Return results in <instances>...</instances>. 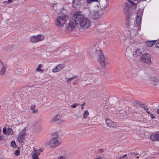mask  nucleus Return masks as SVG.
I'll list each match as a JSON object with an SVG mask.
<instances>
[{"label":"nucleus","instance_id":"obj_23","mask_svg":"<svg viewBox=\"0 0 159 159\" xmlns=\"http://www.w3.org/2000/svg\"><path fill=\"white\" fill-rule=\"evenodd\" d=\"M36 153L38 154V155L40 154V152H43V149L42 148L39 149H37L34 148L33 150Z\"/></svg>","mask_w":159,"mask_h":159},{"label":"nucleus","instance_id":"obj_42","mask_svg":"<svg viewBox=\"0 0 159 159\" xmlns=\"http://www.w3.org/2000/svg\"><path fill=\"white\" fill-rule=\"evenodd\" d=\"M130 16H129V15L128 14L127 16H126V19L127 20H129V19Z\"/></svg>","mask_w":159,"mask_h":159},{"label":"nucleus","instance_id":"obj_6","mask_svg":"<svg viewBox=\"0 0 159 159\" xmlns=\"http://www.w3.org/2000/svg\"><path fill=\"white\" fill-rule=\"evenodd\" d=\"M78 24V22L75 20V17H74V20L70 21L67 27V29L68 31H73Z\"/></svg>","mask_w":159,"mask_h":159},{"label":"nucleus","instance_id":"obj_22","mask_svg":"<svg viewBox=\"0 0 159 159\" xmlns=\"http://www.w3.org/2000/svg\"><path fill=\"white\" fill-rule=\"evenodd\" d=\"M13 132L12 129L10 128H8L7 129V133H6V135H8L9 134H13Z\"/></svg>","mask_w":159,"mask_h":159},{"label":"nucleus","instance_id":"obj_45","mask_svg":"<svg viewBox=\"0 0 159 159\" xmlns=\"http://www.w3.org/2000/svg\"><path fill=\"white\" fill-rule=\"evenodd\" d=\"M38 111V110L37 109H35V110H34L33 111V113H36Z\"/></svg>","mask_w":159,"mask_h":159},{"label":"nucleus","instance_id":"obj_19","mask_svg":"<svg viewBox=\"0 0 159 159\" xmlns=\"http://www.w3.org/2000/svg\"><path fill=\"white\" fill-rule=\"evenodd\" d=\"M39 155L36 153V152H35L33 150L32 152V159H39L38 157Z\"/></svg>","mask_w":159,"mask_h":159},{"label":"nucleus","instance_id":"obj_49","mask_svg":"<svg viewBox=\"0 0 159 159\" xmlns=\"http://www.w3.org/2000/svg\"><path fill=\"white\" fill-rule=\"evenodd\" d=\"M157 112L159 114V109L157 110Z\"/></svg>","mask_w":159,"mask_h":159},{"label":"nucleus","instance_id":"obj_10","mask_svg":"<svg viewBox=\"0 0 159 159\" xmlns=\"http://www.w3.org/2000/svg\"><path fill=\"white\" fill-rule=\"evenodd\" d=\"M90 16L94 19H97L101 17L102 15L99 11L92 10L90 12Z\"/></svg>","mask_w":159,"mask_h":159},{"label":"nucleus","instance_id":"obj_17","mask_svg":"<svg viewBox=\"0 0 159 159\" xmlns=\"http://www.w3.org/2000/svg\"><path fill=\"white\" fill-rule=\"evenodd\" d=\"M142 53V52L140 48L136 49L133 52V56L134 57H136L138 56H140Z\"/></svg>","mask_w":159,"mask_h":159},{"label":"nucleus","instance_id":"obj_18","mask_svg":"<svg viewBox=\"0 0 159 159\" xmlns=\"http://www.w3.org/2000/svg\"><path fill=\"white\" fill-rule=\"evenodd\" d=\"M155 42H157V40L151 41H147L145 42L146 45L148 47H152L155 44Z\"/></svg>","mask_w":159,"mask_h":159},{"label":"nucleus","instance_id":"obj_41","mask_svg":"<svg viewBox=\"0 0 159 159\" xmlns=\"http://www.w3.org/2000/svg\"><path fill=\"white\" fill-rule=\"evenodd\" d=\"M12 2V0H8V1H6V3H10Z\"/></svg>","mask_w":159,"mask_h":159},{"label":"nucleus","instance_id":"obj_1","mask_svg":"<svg viewBox=\"0 0 159 159\" xmlns=\"http://www.w3.org/2000/svg\"><path fill=\"white\" fill-rule=\"evenodd\" d=\"M75 17V20L79 23L80 25L83 29H88L90 26L91 22L89 19L84 17V16L81 14L80 12H76L74 15Z\"/></svg>","mask_w":159,"mask_h":159},{"label":"nucleus","instance_id":"obj_34","mask_svg":"<svg viewBox=\"0 0 159 159\" xmlns=\"http://www.w3.org/2000/svg\"><path fill=\"white\" fill-rule=\"evenodd\" d=\"M156 43V47L159 48V40H157V42H155Z\"/></svg>","mask_w":159,"mask_h":159},{"label":"nucleus","instance_id":"obj_44","mask_svg":"<svg viewBox=\"0 0 159 159\" xmlns=\"http://www.w3.org/2000/svg\"><path fill=\"white\" fill-rule=\"evenodd\" d=\"M99 151L100 152H104V150L103 149H101L99 150Z\"/></svg>","mask_w":159,"mask_h":159},{"label":"nucleus","instance_id":"obj_52","mask_svg":"<svg viewBox=\"0 0 159 159\" xmlns=\"http://www.w3.org/2000/svg\"><path fill=\"white\" fill-rule=\"evenodd\" d=\"M39 71H41V72H43V70H42V69H39Z\"/></svg>","mask_w":159,"mask_h":159},{"label":"nucleus","instance_id":"obj_38","mask_svg":"<svg viewBox=\"0 0 159 159\" xmlns=\"http://www.w3.org/2000/svg\"><path fill=\"white\" fill-rule=\"evenodd\" d=\"M78 105V104L77 103H75V104H73V105H71V107H72L73 108H75L76 107V106L77 105Z\"/></svg>","mask_w":159,"mask_h":159},{"label":"nucleus","instance_id":"obj_9","mask_svg":"<svg viewBox=\"0 0 159 159\" xmlns=\"http://www.w3.org/2000/svg\"><path fill=\"white\" fill-rule=\"evenodd\" d=\"M25 131V129H24L19 134L17 140L19 143H22L23 142L24 137L26 135Z\"/></svg>","mask_w":159,"mask_h":159},{"label":"nucleus","instance_id":"obj_37","mask_svg":"<svg viewBox=\"0 0 159 159\" xmlns=\"http://www.w3.org/2000/svg\"><path fill=\"white\" fill-rule=\"evenodd\" d=\"M20 153V152L19 151L16 150L15 151V154L16 156H18L19 155Z\"/></svg>","mask_w":159,"mask_h":159},{"label":"nucleus","instance_id":"obj_28","mask_svg":"<svg viewBox=\"0 0 159 159\" xmlns=\"http://www.w3.org/2000/svg\"><path fill=\"white\" fill-rule=\"evenodd\" d=\"M86 2L88 4H91L94 2H98V0H86Z\"/></svg>","mask_w":159,"mask_h":159},{"label":"nucleus","instance_id":"obj_15","mask_svg":"<svg viewBox=\"0 0 159 159\" xmlns=\"http://www.w3.org/2000/svg\"><path fill=\"white\" fill-rule=\"evenodd\" d=\"M106 123L107 125L111 127H116L117 126L116 123L113 122L109 119H107L106 120Z\"/></svg>","mask_w":159,"mask_h":159},{"label":"nucleus","instance_id":"obj_48","mask_svg":"<svg viewBox=\"0 0 159 159\" xmlns=\"http://www.w3.org/2000/svg\"><path fill=\"white\" fill-rule=\"evenodd\" d=\"M3 139V137L1 136L0 135V140H2Z\"/></svg>","mask_w":159,"mask_h":159},{"label":"nucleus","instance_id":"obj_54","mask_svg":"<svg viewBox=\"0 0 159 159\" xmlns=\"http://www.w3.org/2000/svg\"><path fill=\"white\" fill-rule=\"evenodd\" d=\"M106 8V7H104L103 8H102V10H103V9H105Z\"/></svg>","mask_w":159,"mask_h":159},{"label":"nucleus","instance_id":"obj_30","mask_svg":"<svg viewBox=\"0 0 159 159\" xmlns=\"http://www.w3.org/2000/svg\"><path fill=\"white\" fill-rule=\"evenodd\" d=\"M57 159H67L66 156L65 155H63L58 157Z\"/></svg>","mask_w":159,"mask_h":159},{"label":"nucleus","instance_id":"obj_36","mask_svg":"<svg viewBox=\"0 0 159 159\" xmlns=\"http://www.w3.org/2000/svg\"><path fill=\"white\" fill-rule=\"evenodd\" d=\"M150 116L152 119H155L156 118L155 116L153 114L150 113Z\"/></svg>","mask_w":159,"mask_h":159},{"label":"nucleus","instance_id":"obj_31","mask_svg":"<svg viewBox=\"0 0 159 159\" xmlns=\"http://www.w3.org/2000/svg\"><path fill=\"white\" fill-rule=\"evenodd\" d=\"M11 146L12 148H16V143L15 141H12L11 142Z\"/></svg>","mask_w":159,"mask_h":159},{"label":"nucleus","instance_id":"obj_61","mask_svg":"<svg viewBox=\"0 0 159 159\" xmlns=\"http://www.w3.org/2000/svg\"><path fill=\"white\" fill-rule=\"evenodd\" d=\"M158 154H159V153H158Z\"/></svg>","mask_w":159,"mask_h":159},{"label":"nucleus","instance_id":"obj_14","mask_svg":"<svg viewBox=\"0 0 159 159\" xmlns=\"http://www.w3.org/2000/svg\"><path fill=\"white\" fill-rule=\"evenodd\" d=\"M136 20V24L138 25L137 30L138 31H140L141 30V24L142 20V17H141V16H139V14L137 15Z\"/></svg>","mask_w":159,"mask_h":159},{"label":"nucleus","instance_id":"obj_20","mask_svg":"<svg viewBox=\"0 0 159 159\" xmlns=\"http://www.w3.org/2000/svg\"><path fill=\"white\" fill-rule=\"evenodd\" d=\"M73 5L75 7L78 5L80 3L79 0H73Z\"/></svg>","mask_w":159,"mask_h":159},{"label":"nucleus","instance_id":"obj_50","mask_svg":"<svg viewBox=\"0 0 159 159\" xmlns=\"http://www.w3.org/2000/svg\"><path fill=\"white\" fill-rule=\"evenodd\" d=\"M147 111V112L148 114H150V113H150V111H148V110H146Z\"/></svg>","mask_w":159,"mask_h":159},{"label":"nucleus","instance_id":"obj_40","mask_svg":"<svg viewBox=\"0 0 159 159\" xmlns=\"http://www.w3.org/2000/svg\"><path fill=\"white\" fill-rule=\"evenodd\" d=\"M133 154H134L135 155H138L139 154V153L137 152H132L131 153V155H133Z\"/></svg>","mask_w":159,"mask_h":159},{"label":"nucleus","instance_id":"obj_60","mask_svg":"<svg viewBox=\"0 0 159 159\" xmlns=\"http://www.w3.org/2000/svg\"><path fill=\"white\" fill-rule=\"evenodd\" d=\"M106 0V1H107V0Z\"/></svg>","mask_w":159,"mask_h":159},{"label":"nucleus","instance_id":"obj_16","mask_svg":"<svg viewBox=\"0 0 159 159\" xmlns=\"http://www.w3.org/2000/svg\"><path fill=\"white\" fill-rule=\"evenodd\" d=\"M65 65L63 64H59L57 65L53 69L52 71L53 72H57L61 70L64 67Z\"/></svg>","mask_w":159,"mask_h":159},{"label":"nucleus","instance_id":"obj_43","mask_svg":"<svg viewBox=\"0 0 159 159\" xmlns=\"http://www.w3.org/2000/svg\"><path fill=\"white\" fill-rule=\"evenodd\" d=\"M102 157H101L99 156L98 157L94 158V159H102Z\"/></svg>","mask_w":159,"mask_h":159},{"label":"nucleus","instance_id":"obj_57","mask_svg":"<svg viewBox=\"0 0 159 159\" xmlns=\"http://www.w3.org/2000/svg\"><path fill=\"white\" fill-rule=\"evenodd\" d=\"M1 130V128L0 127V131Z\"/></svg>","mask_w":159,"mask_h":159},{"label":"nucleus","instance_id":"obj_21","mask_svg":"<svg viewBox=\"0 0 159 159\" xmlns=\"http://www.w3.org/2000/svg\"><path fill=\"white\" fill-rule=\"evenodd\" d=\"M77 77L76 76H74L72 77L71 78H65V79L66 80V82L67 83H70L71 82V80L74 79V78H76Z\"/></svg>","mask_w":159,"mask_h":159},{"label":"nucleus","instance_id":"obj_3","mask_svg":"<svg viewBox=\"0 0 159 159\" xmlns=\"http://www.w3.org/2000/svg\"><path fill=\"white\" fill-rule=\"evenodd\" d=\"M97 54L98 56V60L101 65L103 67H105L107 65V63L105 61L103 54L101 50L97 51Z\"/></svg>","mask_w":159,"mask_h":159},{"label":"nucleus","instance_id":"obj_39","mask_svg":"<svg viewBox=\"0 0 159 159\" xmlns=\"http://www.w3.org/2000/svg\"><path fill=\"white\" fill-rule=\"evenodd\" d=\"M2 131H3V133L5 134L6 135V133H7V130L6 128L5 127L3 128Z\"/></svg>","mask_w":159,"mask_h":159},{"label":"nucleus","instance_id":"obj_25","mask_svg":"<svg viewBox=\"0 0 159 159\" xmlns=\"http://www.w3.org/2000/svg\"><path fill=\"white\" fill-rule=\"evenodd\" d=\"M89 115V113L87 110H85L83 114V118L84 119L87 118V116Z\"/></svg>","mask_w":159,"mask_h":159},{"label":"nucleus","instance_id":"obj_26","mask_svg":"<svg viewBox=\"0 0 159 159\" xmlns=\"http://www.w3.org/2000/svg\"><path fill=\"white\" fill-rule=\"evenodd\" d=\"M100 29L102 32H104L105 30H106L107 27V26H104L103 25H101L100 26Z\"/></svg>","mask_w":159,"mask_h":159},{"label":"nucleus","instance_id":"obj_35","mask_svg":"<svg viewBox=\"0 0 159 159\" xmlns=\"http://www.w3.org/2000/svg\"><path fill=\"white\" fill-rule=\"evenodd\" d=\"M41 67H42L41 64H39L38 66V67H37V69H36V71H39V69H40Z\"/></svg>","mask_w":159,"mask_h":159},{"label":"nucleus","instance_id":"obj_12","mask_svg":"<svg viewBox=\"0 0 159 159\" xmlns=\"http://www.w3.org/2000/svg\"><path fill=\"white\" fill-rule=\"evenodd\" d=\"M150 138L153 141H159V132L153 133L151 136Z\"/></svg>","mask_w":159,"mask_h":159},{"label":"nucleus","instance_id":"obj_58","mask_svg":"<svg viewBox=\"0 0 159 159\" xmlns=\"http://www.w3.org/2000/svg\"><path fill=\"white\" fill-rule=\"evenodd\" d=\"M3 3H6V1L5 2H4Z\"/></svg>","mask_w":159,"mask_h":159},{"label":"nucleus","instance_id":"obj_13","mask_svg":"<svg viewBox=\"0 0 159 159\" xmlns=\"http://www.w3.org/2000/svg\"><path fill=\"white\" fill-rule=\"evenodd\" d=\"M41 125L39 124L38 121H35L32 124V127L36 131H40L41 130Z\"/></svg>","mask_w":159,"mask_h":159},{"label":"nucleus","instance_id":"obj_7","mask_svg":"<svg viewBox=\"0 0 159 159\" xmlns=\"http://www.w3.org/2000/svg\"><path fill=\"white\" fill-rule=\"evenodd\" d=\"M63 116L60 114H57L53 117L51 121L52 123L58 122L60 123L64 122L66 120L62 118Z\"/></svg>","mask_w":159,"mask_h":159},{"label":"nucleus","instance_id":"obj_2","mask_svg":"<svg viewBox=\"0 0 159 159\" xmlns=\"http://www.w3.org/2000/svg\"><path fill=\"white\" fill-rule=\"evenodd\" d=\"M68 19V17L67 15L65 14L60 15L57 16L56 20L55 25L58 27H62Z\"/></svg>","mask_w":159,"mask_h":159},{"label":"nucleus","instance_id":"obj_11","mask_svg":"<svg viewBox=\"0 0 159 159\" xmlns=\"http://www.w3.org/2000/svg\"><path fill=\"white\" fill-rule=\"evenodd\" d=\"M0 67H1L0 70V75H3L5 74L6 69L7 66V65L3 63L1 60H0Z\"/></svg>","mask_w":159,"mask_h":159},{"label":"nucleus","instance_id":"obj_53","mask_svg":"<svg viewBox=\"0 0 159 159\" xmlns=\"http://www.w3.org/2000/svg\"><path fill=\"white\" fill-rule=\"evenodd\" d=\"M139 156H137L136 157V158H139Z\"/></svg>","mask_w":159,"mask_h":159},{"label":"nucleus","instance_id":"obj_24","mask_svg":"<svg viewBox=\"0 0 159 159\" xmlns=\"http://www.w3.org/2000/svg\"><path fill=\"white\" fill-rule=\"evenodd\" d=\"M152 80L154 85L157 84L159 81V80L155 78H152Z\"/></svg>","mask_w":159,"mask_h":159},{"label":"nucleus","instance_id":"obj_4","mask_svg":"<svg viewBox=\"0 0 159 159\" xmlns=\"http://www.w3.org/2000/svg\"><path fill=\"white\" fill-rule=\"evenodd\" d=\"M48 144L52 148L57 147L61 144L60 139L58 137H56L49 141Z\"/></svg>","mask_w":159,"mask_h":159},{"label":"nucleus","instance_id":"obj_32","mask_svg":"<svg viewBox=\"0 0 159 159\" xmlns=\"http://www.w3.org/2000/svg\"><path fill=\"white\" fill-rule=\"evenodd\" d=\"M143 13V11L142 10H141L140 11H139L137 13V15L139 14V16H141V17H142V16Z\"/></svg>","mask_w":159,"mask_h":159},{"label":"nucleus","instance_id":"obj_46","mask_svg":"<svg viewBox=\"0 0 159 159\" xmlns=\"http://www.w3.org/2000/svg\"><path fill=\"white\" fill-rule=\"evenodd\" d=\"M129 2L131 3L132 5H133L134 4V3L133 2H131L130 0H128Z\"/></svg>","mask_w":159,"mask_h":159},{"label":"nucleus","instance_id":"obj_29","mask_svg":"<svg viewBox=\"0 0 159 159\" xmlns=\"http://www.w3.org/2000/svg\"><path fill=\"white\" fill-rule=\"evenodd\" d=\"M44 19L45 22L46 23L49 22L50 20L49 18V17L47 16H45V17H44Z\"/></svg>","mask_w":159,"mask_h":159},{"label":"nucleus","instance_id":"obj_8","mask_svg":"<svg viewBox=\"0 0 159 159\" xmlns=\"http://www.w3.org/2000/svg\"><path fill=\"white\" fill-rule=\"evenodd\" d=\"M151 55L148 53L143 54L141 57V59L142 61L147 64H149L151 63Z\"/></svg>","mask_w":159,"mask_h":159},{"label":"nucleus","instance_id":"obj_55","mask_svg":"<svg viewBox=\"0 0 159 159\" xmlns=\"http://www.w3.org/2000/svg\"><path fill=\"white\" fill-rule=\"evenodd\" d=\"M109 108V107H106V108L107 109H108Z\"/></svg>","mask_w":159,"mask_h":159},{"label":"nucleus","instance_id":"obj_27","mask_svg":"<svg viewBox=\"0 0 159 159\" xmlns=\"http://www.w3.org/2000/svg\"><path fill=\"white\" fill-rule=\"evenodd\" d=\"M127 155L125 154L123 155L120 156V159H128Z\"/></svg>","mask_w":159,"mask_h":159},{"label":"nucleus","instance_id":"obj_5","mask_svg":"<svg viewBox=\"0 0 159 159\" xmlns=\"http://www.w3.org/2000/svg\"><path fill=\"white\" fill-rule=\"evenodd\" d=\"M44 39V36L42 34L32 36L30 37V42L33 43H36L38 42L41 41L43 40Z\"/></svg>","mask_w":159,"mask_h":159},{"label":"nucleus","instance_id":"obj_33","mask_svg":"<svg viewBox=\"0 0 159 159\" xmlns=\"http://www.w3.org/2000/svg\"><path fill=\"white\" fill-rule=\"evenodd\" d=\"M142 107L145 110H148L149 109L148 107H146L145 105L144 104H142Z\"/></svg>","mask_w":159,"mask_h":159},{"label":"nucleus","instance_id":"obj_51","mask_svg":"<svg viewBox=\"0 0 159 159\" xmlns=\"http://www.w3.org/2000/svg\"><path fill=\"white\" fill-rule=\"evenodd\" d=\"M33 8H34V9L32 11H34L36 10L35 8L34 7H33Z\"/></svg>","mask_w":159,"mask_h":159},{"label":"nucleus","instance_id":"obj_47","mask_svg":"<svg viewBox=\"0 0 159 159\" xmlns=\"http://www.w3.org/2000/svg\"><path fill=\"white\" fill-rule=\"evenodd\" d=\"M85 103H84L82 105H81V106H82V107H81V109H82L83 108V105H85Z\"/></svg>","mask_w":159,"mask_h":159},{"label":"nucleus","instance_id":"obj_59","mask_svg":"<svg viewBox=\"0 0 159 159\" xmlns=\"http://www.w3.org/2000/svg\"><path fill=\"white\" fill-rule=\"evenodd\" d=\"M136 27H135V30H136V29L135 28H136Z\"/></svg>","mask_w":159,"mask_h":159},{"label":"nucleus","instance_id":"obj_56","mask_svg":"<svg viewBox=\"0 0 159 159\" xmlns=\"http://www.w3.org/2000/svg\"><path fill=\"white\" fill-rule=\"evenodd\" d=\"M55 4H53L52 5V7H54V5Z\"/></svg>","mask_w":159,"mask_h":159}]
</instances>
